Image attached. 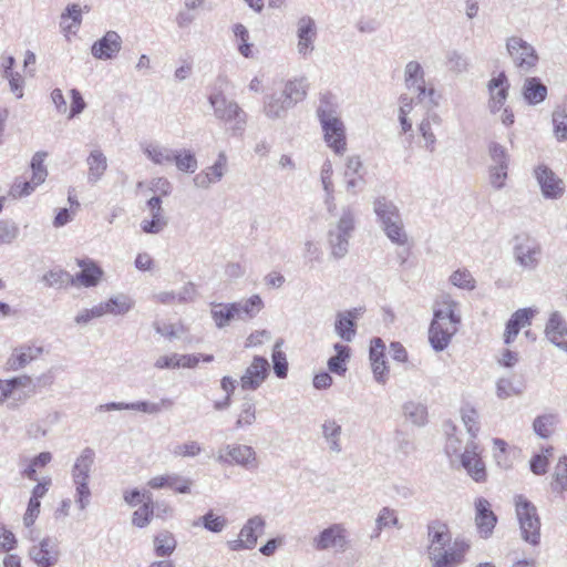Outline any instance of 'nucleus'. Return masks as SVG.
<instances>
[{
    "label": "nucleus",
    "instance_id": "obj_45",
    "mask_svg": "<svg viewBox=\"0 0 567 567\" xmlns=\"http://www.w3.org/2000/svg\"><path fill=\"white\" fill-rule=\"evenodd\" d=\"M333 349L336 355L328 360V369L332 373L343 375L347 371L346 362L350 358V348L341 343H336Z\"/></svg>",
    "mask_w": 567,
    "mask_h": 567
},
{
    "label": "nucleus",
    "instance_id": "obj_18",
    "mask_svg": "<svg viewBox=\"0 0 567 567\" xmlns=\"http://www.w3.org/2000/svg\"><path fill=\"white\" fill-rule=\"evenodd\" d=\"M122 44L121 35L116 31L109 30L92 44L91 54L97 60H113L122 50Z\"/></svg>",
    "mask_w": 567,
    "mask_h": 567
},
{
    "label": "nucleus",
    "instance_id": "obj_42",
    "mask_svg": "<svg viewBox=\"0 0 567 567\" xmlns=\"http://www.w3.org/2000/svg\"><path fill=\"white\" fill-rule=\"evenodd\" d=\"M307 89L308 85L305 79H295L286 83L285 89L280 94L284 95L287 103L291 104L293 107L306 97Z\"/></svg>",
    "mask_w": 567,
    "mask_h": 567
},
{
    "label": "nucleus",
    "instance_id": "obj_57",
    "mask_svg": "<svg viewBox=\"0 0 567 567\" xmlns=\"http://www.w3.org/2000/svg\"><path fill=\"white\" fill-rule=\"evenodd\" d=\"M173 162L181 172L186 173H194L198 166L194 153L189 150L175 151Z\"/></svg>",
    "mask_w": 567,
    "mask_h": 567
},
{
    "label": "nucleus",
    "instance_id": "obj_21",
    "mask_svg": "<svg viewBox=\"0 0 567 567\" xmlns=\"http://www.w3.org/2000/svg\"><path fill=\"white\" fill-rule=\"evenodd\" d=\"M297 51L303 58L310 55L315 50L317 28L315 20L309 16L301 17L297 22Z\"/></svg>",
    "mask_w": 567,
    "mask_h": 567
},
{
    "label": "nucleus",
    "instance_id": "obj_52",
    "mask_svg": "<svg viewBox=\"0 0 567 567\" xmlns=\"http://www.w3.org/2000/svg\"><path fill=\"white\" fill-rule=\"evenodd\" d=\"M42 281L48 287L62 288L73 286V276L63 269H52L43 275Z\"/></svg>",
    "mask_w": 567,
    "mask_h": 567
},
{
    "label": "nucleus",
    "instance_id": "obj_59",
    "mask_svg": "<svg viewBox=\"0 0 567 567\" xmlns=\"http://www.w3.org/2000/svg\"><path fill=\"white\" fill-rule=\"evenodd\" d=\"M75 493L74 501L81 511H84L91 502L90 480H72Z\"/></svg>",
    "mask_w": 567,
    "mask_h": 567
},
{
    "label": "nucleus",
    "instance_id": "obj_36",
    "mask_svg": "<svg viewBox=\"0 0 567 567\" xmlns=\"http://www.w3.org/2000/svg\"><path fill=\"white\" fill-rule=\"evenodd\" d=\"M87 182L97 183L107 169V159L103 152L99 148L93 150L87 158Z\"/></svg>",
    "mask_w": 567,
    "mask_h": 567
},
{
    "label": "nucleus",
    "instance_id": "obj_33",
    "mask_svg": "<svg viewBox=\"0 0 567 567\" xmlns=\"http://www.w3.org/2000/svg\"><path fill=\"white\" fill-rule=\"evenodd\" d=\"M524 100L529 105H537L544 102L548 94V89L538 78H527L522 87Z\"/></svg>",
    "mask_w": 567,
    "mask_h": 567
},
{
    "label": "nucleus",
    "instance_id": "obj_40",
    "mask_svg": "<svg viewBox=\"0 0 567 567\" xmlns=\"http://www.w3.org/2000/svg\"><path fill=\"white\" fill-rule=\"evenodd\" d=\"M441 122L442 118L437 113L429 112L419 125V131L425 141V148L430 152L434 151L436 143V136L432 130V126H439Z\"/></svg>",
    "mask_w": 567,
    "mask_h": 567
},
{
    "label": "nucleus",
    "instance_id": "obj_17",
    "mask_svg": "<svg viewBox=\"0 0 567 567\" xmlns=\"http://www.w3.org/2000/svg\"><path fill=\"white\" fill-rule=\"evenodd\" d=\"M174 404L173 400L168 398L162 399L159 402L138 401L133 403L125 402H110L97 406V411H121V410H134L146 414H158L163 409H169Z\"/></svg>",
    "mask_w": 567,
    "mask_h": 567
},
{
    "label": "nucleus",
    "instance_id": "obj_50",
    "mask_svg": "<svg viewBox=\"0 0 567 567\" xmlns=\"http://www.w3.org/2000/svg\"><path fill=\"white\" fill-rule=\"evenodd\" d=\"M167 223L164 212H150V218L141 221V229L145 234L156 235L166 228Z\"/></svg>",
    "mask_w": 567,
    "mask_h": 567
},
{
    "label": "nucleus",
    "instance_id": "obj_44",
    "mask_svg": "<svg viewBox=\"0 0 567 567\" xmlns=\"http://www.w3.org/2000/svg\"><path fill=\"white\" fill-rule=\"evenodd\" d=\"M233 303H213L210 309L212 319L218 329H223L236 320Z\"/></svg>",
    "mask_w": 567,
    "mask_h": 567
},
{
    "label": "nucleus",
    "instance_id": "obj_56",
    "mask_svg": "<svg viewBox=\"0 0 567 567\" xmlns=\"http://www.w3.org/2000/svg\"><path fill=\"white\" fill-rule=\"evenodd\" d=\"M105 302L107 308H110V315L113 316H123L134 307V301L125 295L113 296Z\"/></svg>",
    "mask_w": 567,
    "mask_h": 567
},
{
    "label": "nucleus",
    "instance_id": "obj_41",
    "mask_svg": "<svg viewBox=\"0 0 567 567\" xmlns=\"http://www.w3.org/2000/svg\"><path fill=\"white\" fill-rule=\"evenodd\" d=\"M82 22V10L76 3L69 4L61 14L60 27L64 33L75 34Z\"/></svg>",
    "mask_w": 567,
    "mask_h": 567
},
{
    "label": "nucleus",
    "instance_id": "obj_6",
    "mask_svg": "<svg viewBox=\"0 0 567 567\" xmlns=\"http://www.w3.org/2000/svg\"><path fill=\"white\" fill-rule=\"evenodd\" d=\"M542 256V245L535 237L528 234H518L513 238V257L523 270H536L540 265Z\"/></svg>",
    "mask_w": 567,
    "mask_h": 567
},
{
    "label": "nucleus",
    "instance_id": "obj_5",
    "mask_svg": "<svg viewBox=\"0 0 567 567\" xmlns=\"http://www.w3.org/2000/svg\"><path fill=\"white\" fill-rule=\"evenodd\" d=\"M515 511L522 538L537 546L540 543V518L536 506L523 495L515 496Z\"/></svg>",
    "mask_w": 567,
    "mask_h": 567
},
{
    "label": "nucleus",
    "instance_id": "obj_62",
    "mask_svg": "<svg viewBox=\"0 0 567 567\" xmlns=\"http://www.w3.org/2000/svg\"><path fill=\"white\" fill-rule=\"evenodd\" d=\"M461 414L470 439L475 441L480 431L478 412L474 408L465 406L461 410Z\"/></svg>",
    "mask_w": 567,
    "mask_h": 567
},
{
    "label": "nucleus",
    "instance_id": "obj_48",
    "mask_svg": "<svg viewBox=\"0 0 567 567\" xmlns=\"http://www.w3.org/2000/svg\"><path fill=\"white\" fill-rule=\"evenodd\" d=\"M256 422V404L252 398L246 396L240 405L235 427L243 430Z\"/></svg>",
    "mask_w": 567,
    "mask_h": 567
},
{
    "label": "nucleus",
    "instance_id": "obj_19",
    "mask_svg": "<svg viewBox=\"0 0 567 567\" xmlns=\"http://www.w3.org/2000/svg\"><path fill=\"white\" fill-rule=\"evenodd\" d=\"M43 353V348L35 343H23L16 347L6 362L7 370L19 371L24 369L28 364L40 358Z\"/></svg>",
    "mask_w": 567,
    "mask_h": 567
},
{
    "label": "nucleus",
    "instance_id": "obj_31",
    "mask_svg": "<svg viewBox=\"0 0 567 567\" xmlns=\"http://www.w3.org/2000/svg\"><path fill=\"white\" fill-rule=\"evenodd\" d=\"M373 210L381 227L402 219L398 206L384 196L374 199Z\"/></svg>",
    "mask_w": 567,
    "mask_h": 567
},
{
    "label": "nucleus",
    "instance_id": "obj_4",
    "mask_svg": "<svg viewBox=\"0 0 567 567\" xmlns=\"http://www.w3.org/2000/svg\"><path fill=\"white\" fill-rule=\"evenodd\" d=\"M35 393L37 384L28 374L0 379V406L8 402L9 408H18Z\"/></svg>",
    "mask_w": 567,
    "mask_h": 567
},
{
    "label": "nucleus",
    "instance_id": "obj_11",
    "mask_svg": "<svg viewBox=\"0 0 567 567\" xmlns=\"http://www.w3.org/2000/svg\"><path fill=\"white\" fill-rule=\"evenodd\" d=\"M266 526L265 519L256 515L249 518L241 527L238 538L228 542V547L233 551H239L244 549H252L258 540V537L264 534Z\"/></svg>",
    "mask_w": 567,
    "mask_h": 567
},
{
    "label": "nucleus",
    "instance_id": "obj_24",
    "mask_svg": "<svg viewBox=\"0 0 567 567\" xmlns=\"http://www.w3.org/2000/svg\"><path fill=\"white\" fill-rule=\"evenodd\" d=\"M76 264L81 271L73 276V286L91 288L100 284L104 271L94 260L89 258L78 259Z\"/></svg>",
    "mask_w": 567,
    "mask_h": 567
},
{
    "label": "nucleus",
    "instance_id": "obj_60",
    "mask_svg": "<svg viewBox=\"0 0 567 567\" xmlns=\"http://www.w3.org/2000/svg\"><path fill=\"white\" fill-rule=\"evenodd\" d=\"M233 31L238 41L239 53L245 58H251L252 44L249 43V32L247 28L241 23H237L234 25Z\"/></svg>",
    "mask_w": 567,
    "mask_h": 567
},
{
    "label": "nucleus",
    "instance_id": "obj_10",
    "mask_svg": "<svg viewBox=\"0 0 567 567\" xmlns=\"http://www.w3.org/2000/svg\"><path fill=\"white\" fill-rule=\"evenodd\" d=\"M312 546L319 551L344 553L349 547L348 532L342 524H332L313 537Z\"/></svg>",
    "mask_w": 567,
    "mask_h": 567
},
{
    "label": "nucleus",
    "instance_id": "obj_54",
    "mask_svg": "<svg viewBox=\"0 0 567 567\" xmlns=\"http://www.w3.org/2000/svg\"><path fill=\"white\" fill-rule=\"evenodd\" d=\"M199 525L209 532L220 533L226 528L227 519L224 516L216 515L213 511H208L194 523V526Z\"/></svg>",
    "mask_w": 567,
    "mask_h": 567
},
{
    "label": "nucleus",
    "instance_id": "obj_49",
    "mask_svg": "<svg viewBox=\"0 0 567 567\" xmlns=\"http://www.w3.org/2000/svg\"><path fill=\"white\" fill-rule=\"evenodd\" d=\"M553 133L558 142L567 141V106H558L551 115Z\"/></svg>",
    "mask_w": 567,
    "mask_h": 567
},
{
    "label": "nucleus",
    "instance_id": "obj_46",
    "mask_svg": "<svg viewBox=\"0 0 567 567\" xmlns=\"http://www.w3.org/2000/svg\"><path fill=\"white\" fill-rule=\"evenodd\" d=\"M177 542L168 530L159 532L154 537V550L157 557H167L176 549Z\"/></svg>",
    "mask_w": 567,
    "mask_h": 567
},
{
    "label": "nucleus",
    "instance_id": "obj_12",
    "mask_svg": "<svg viewBox=\"0 0 567 567\" xmlns=\"http://www.w3.org/2000/svg\"><path fill=\"white\" fill-rule=\"evenodd\" d=\"M534 177L546 199H559L565 194V183L557 174L545 164L534 168Z\"/></svg>",
    "mask_w": 567,
    "mask_h": 567
},
{
    "label": "nucleus",
    "instance_id": "obj_29",
    "mask_svg": "<svg viewBox=\"0 0 567 567\" xmlns=\"http://www.w3.org/2000/svg\"><path fill=\"white\" fill-rule=\"evenodd\" d=\"M433 319L461 323L460 302L450 295H442L435 302Z\"/></svg>",
    "mask_w": 567,
    "mask_h": 567
},
{
    "label": "nucleus",
    "instance_id": "obj_43",
    "mask_svg": "<svg viewBox=\"0 0 567 567\" xmlns=\"http://www.w3.org/2000/svg\"><path fill=\"white\" fill-rule=\"evenodd\" d=\"M404 417L415 426H423L427 422V409L424 404L408 401L402 405Z\"/></svg>",
    "mask_w": 567,
    "mask_h": 567
},
{
    "label": "nucleus",
    "instance_id": "obj_20",
    "mask_svg": "<svg viewBox=\"0 0 567 567\" xmlns=\"http://www.w3.org/2000/svg\"><path fill=\"white\" fill-rule=\"evenodd\" d=\"M269 371V363L266 358L256 355L250 365L240 378L243 390H257L266 380Z\"/></svg>",
    "mask_w": 567,
    "mask_h": 567
},
{
    "label": "nucleus",
    "instance_id": "obj_7",
    "mask_svg": "<svg viewBox=\"0 0 567 567\" xmlns=\"http://www.w3.org/2000/svg\"><path fill=\"white\" fill-rule=\"evenodd\" d=\"M470 543L464 537H455L444 549L427 557L431 567H458L465 560Z\"/></svg>",
    "mask_w": 567,
    "mask_h": 567
},
{
    "label": "nucleus",
    "instance_id": "obj_63",
    "mask_svg": "<svg viewBox=\"0 0 567 567\" xmlns=\"http://www.w3.org/2000/svg\"><path fill=\"white\" fill-rule=\"evenodd\" d=\"M450 282L464 290H474L476 287V280L467 269H457L450 276Z\"/></svg>",
    "mask_w": 567,
    "mask_h": 567
},
{
    "label": "nucleus",
    "instance_id": "obj_28",
    "mask_svg": "<svg viewBox=\"0 0 567 567\" xmlns=\"http://www.w3.org/2000/svg\"><path fill=\"white\" fill-rule=\"evenodd\" d=\"M535 313L536 310L532 308H524L515 311L506 323L504 342L506 344H511L519 333V330L530 324Z\"/></svg>",
    "mask_w": 567,
    "mask_h": 567
},
{
    "label": "nucleus",
    "instance_id": "obj_16",
    "mask_svg": "<svg viewBox=\"0 0 567 567\" xmlns=\"http://www.w3.org/2000/svg\"><path fill=\"white\" fill-rule=\"evenodd\" d=\"M452 532L447 523L441 519H432L426 524V556H431L439 549H444L453 540Z\"/></svg>",
    "mask_w": 567,
    "mask_h": 567
},
{
    "label": "nucleus",
    "instance_id": "obj_51",
    "mask_svg": "<svg viewBox=\"0 0 567 567\" xmlns=\"http://www.w3.org/2000/svg\"><path fill=\"white\" fill-rule=\"evenodd\" d=\"M338 104L334 97L330 94H324L320 97L319 105L317 107V116L319 122L328 121V118L340 117Z\"/></svg>",
    "mask_w": 567,
    "mask_h": 567
},
{
    "label": "nucleus",
    "instance_id": "obj_14",
    "mask_svg": "<svg viewBox=\"0 0 567 567\" xmlns=\"http://www.w3.org/2000/svg\"><path fill=\"white\" fill-rule=\"evenodd\" d=\"M461 323H453L451 320L432 319L429 328V341L431 347L441 352L445 350L452 341L453 336L458 331Z\"/></svg>",
    "mask_w": 567,
    "mask_h": 567
},
{
    "label": "nucleus",
    "instance_id": "obj_64",
    "mask_svg": "<svg viewBox=\"0 0 567 567\" xmlns=\"http://www.w3.org/2000/svg\"><path fill=\"white\" fill-rule=\"evenodd\" d=\"M488 154L492 159L491 166L509 167V154L507 150L496 142H491L488 145Z\"/></svg>",
    "mask_w": 567,
    "mask_h": 567
},
{
    "label": "nucleus",
    "instance_id": "obj_35",
    "mask_svg": "<svg viewBox=\"0 0 567 567\" xmlns=\"http://www.w3.org/2000/svg\"><path fill=\"white\" fill-rule=\"evenodd\" d=\"M355 309L337 313L334 323L336 333L347 342H351L355 337Z\"/></svg>",
    "mask_w": 567,
    "mask_h": 567
},
{
    "label": "nucleus",
    "instance_id": "obj_61",
    "mask_svg": "<svg viewBox=\"0 0 567 567\" xmlns=\"http://www.w3.org/2000/svg\"><path fill=\"white\" fill-rule=\"evenodd\" d=\"M551 488L557 493L567 491V455L560 457L555 467Z\"/></svg>",
    "mask_w": 567,
    "mask_h": 567
},
{
    "label": "nucleus",
    "instance_id": "obj_47",
    "mask_svg": "<svg viewBox=\"0 0 567 567\" xmlns=\"http://www.w3.org/2000/svg\"><path fill=\"white\" fill-rule=\"evenodd\" d=\"M381 228L392 244H395L400 247L409 246L410 238L408 231L405 230L403 219L391 223Z\"/></svg>",
    "mask_w": 567,
    "mask_h": 567
},
{
    "label": "nucleus",
    "instance_id": "obj_39",
    "mask_svg": "<svg viewBox=\"0 0 567 567\" xmlns=\"http://www.w3.org/2000/svg\"><path fill=\"white\" fill-rule=\"evenodd\" d=\"M292 105L281 94L274 93L266 97L264 113L270 120L281 118Z\"/></svg>",
    "mask_w": 567,
    "mask_h": 567
},
{
    "label": "nucleus",
    "instance_id": "obj_34",
    "mask_svg": "<svg viewBox=\"0 0 567 567\" xmlns=\"http://www.w3.org/2000/svg\"><path fill=\"white\" fill-rule=\"evenodd\" d=\"M321 433L326 443L328 444L329 451L334 454L342 452L341 435L342 426L334 419H326L321 424Z\"/></svg>",
    "mask_w": 567,
    "mask_h": 567
},
{
    "label": "nucleus",
    "instance_id": "obj_9",
    "mask_svg": "<svg viewBox=\"0 0 567 567\" xmlns=\"http://www.w3.org/2000/svg\"><path fill=\"white\" fill-rule=\"evenodd\" d=\"M216 460L221 464L238 465L246 470L258 467L255 450L244 444H226L219 450Z\"/></svg>",
    "mask_w": 567,
    "mask_h": 567
},
{
    "label": "nucleus",
    "instance_id": "obj_27",
    "mask_svg": "<svg viewBox=\"0 0 567 567\" xmlns=\"http://www.w3.org/2000/svg\"><path fill=\"white\" fill-rule=\"evenodd\" d=\"M508 80L504 72L493 78L488 82L489 91V111L495 114L499 112L508 96Z\"/></svg>",
    "mask_w": 567,
    "mask_h": 567
},
{
    "label": "nucleus",
    "instance_id": "obj_26",
    "mask_svg": "<svg viewBox=\"0 0 567 567\" xmlns=\"http://www.w3.org/2000/svg\"><path fill=\"white\" fill-rule=\"evenodd\" d=\"M385 346L382 339L373 338L370 342V361L374 379L378 383L384 384L388 379V365L384 360Z\"/></svg>",
    "mask_w": 567,
    "mask_h": 567
},
{
    "label": "nucleus",
    "instance_id": "obj_30",
    "mask_svg": "<svg viewBox=\"0 0 567 567\" xmlns=\"http://www.w3.org/2000/svg\"><path fill=\"white\" fill-rule=\"evenodd\" d=\"M236 320L250 321L264 309L265 303L259 295H252L248 299L231 302Z\"/></svg>",
    "mask_w": 567,
    "mask_h": 567
},
{
    "label": "nucleus",
    "instance_id": "obj_37",
    "mask_svg": "<svg viewBox=\"0 0 567 567\" xmlns=\"http://www.w3.org/2000/svg\"><path fill=\"white\" fill-rule=\"evenodd\" d=\"M333 167L330 159H326L320 169V181L324 190V204L329 213L336 209L334 186L332 181Z\"/></svg>",
    "mask_w": 567,
    "mask_h": 567
},
{
    "label": "nucleus",
    "instance_id": "obj_2",
    "mask_svg": "<svg viewBox=\"0 0 567 567\" xmlns=\"http://www.w3.org/2000/svg\"><path fill=\"white\" fill-rule=\"evenodd\" d=\"M208 103L213 109L214 117L223 123L231 135H241L247 126L248 115L240 105L228 99L221 91H213L208 95Z\"/></svg>",
    "mask_w": 567,
    "mask_h": 567
},
{
    "label": "nucleus",
    "instance_id": "obj_55",
    "mask_svg": "<svg viewBox=\"0 0 567 567\" xmlns=\"http://www.w3.org/2000/svg\"><path fill=\"white\" fill-rule=\"evenodd\" d=\"M284 344V340L279 339L276 341L272 350V363H274V371L275 374L279 379H284L287 377L288 373V362L285 352L281 350V347Z\"/></svg>",
    "mask_w": 567,
    "mask_h": 567
},
{
    "label": "nucleus",
    "instance_id": "obj_8",
    "mask_svg": "<svg viewBox=\"0 0 567 567\" xmlns=\"http://www.w3.org/2000/svg\"><path fill=\"white\" fill-rule=\"evenodd\" d=\"M506 49L513 63L522 72H530L539 61L535 48L520 37L508 38Z\"/></svg>",
    "mask_w": 567,
    "mask_h": 567
},
{
    "label": "nucleus",
    "instance_id": "obj_58",
    "mask_svg": "<svg viewBox=\"0 0 567 567\" xmlns=\"http://www.w3.org/2000/svg\"><path fill=\"white\" fill-rule=\"evenodd\" d=\"M557 423V416L555 414H544L540 416H537L534 420L533 427L535 433L547 439L551 435L554 431V426Z\"/></svg>",
    "mask_w": 567,
    "mask_h": 567
},
{
    "label": "nucleus",
    "instance_id": "obj_53",
    "mask_svg": "<svg viewBox=\"0 0 567 567\" xmlns=\"http://www.w3.org/2000/svg\"><path fill=\"white\" fill-rule=\"evenodd\" d=\"M399 527V518L396 512L390 507H382L375 519V533L373 537H378L380 533L389 527Z\"/></svg>",
    "mask_w": 567,
    "mask_h": 567
},
{
    "label": "nucleus",
    "instance_id": "obj_38",
    "mask_svg": "<svg viewBox=\"0 0 567 567\" xmlns=\"http://www.w3.org/2000/svg\"><path fill=\"white\" fill-rule=\"evenodd\" d=\"M142 148L146 157L155 165L171 164L175 157V151L164 145L147 143Z\"/></svg>",
    "mask_w": 567,
    "mask_h": 567
},
{
    "label": "nucleus",
    "instance_id": "obj_32",
    "mask_svg": "<svg viewBox=\"0 0 567 567\" xmlns=\"http://www.w3.org/2000/svg\"><path fill=\"white\" fill-rule=\"evenodd\" d=\"M95 462V452L91 447H85L76 457L72 470V480H90L92 467Z\"/></svg>",
    "mask_w": 567,
    "mask_h": 567
},
{
    "label": "nucleus",
    "instance_id": "obj_22",
    "mask_svg": "<svg viewBox=\"0 0 567 567\" xmlns=\"http://www.w3.org/2000/svg\"><path fill=\"white\" fill-rule=\"evenodd\" d=\"M544 332L550 343L567 352V322L559 311L550 312Z\"/></svg>",
    "mask_w": 567,
    "mask_h": 567
},
{
    "label": "nucleus",
    "instance_id": "obj_1",
    "mask_svg": "<svg viewBox=\"0 0 567 567\" xmlns=\"http://www.w3.org/2000/svg\"><path fill=\"white\" fill-rule=\"evenodd\" d=\"M445 453L454 467H463L476 482L486 478L485 464L483 463L478 445L474 440L464 442L458 435L450 434L445 444Z\"/></svg>",
    "mask_w": 567,
    "mask_h": 567
},
{
    "label": "nucleus",
    "instance_id": "obj_13",
    "mask_svg": "<svg viewBox=\"0 0 567 567\" xmlns=\"http://www.w3.org/2000/svg\"><path fill=\"white\" fill-rule=\"evenodd\" d=\"M30 559L39 567H53L60 558L58 540L44 537L29 548Z\"/></svg>",
    "mask_w": 567,
    "mask_h": 567
},
{
    "label": "nucleus",
    "instance_id": "obj_25",
    "mask_svg": "<svg viewBox=\"0 0 567 567\" xmlns=\"http://www.w3.org/2000/svg\"><path fill=\"white\" fill-rule=\"evenodd\" d=\"M147 485L153 489L167 487L175 493L189 494L193 486V480L176 473H171L152 477L147 482Z\"/></svg>",
    "mask_w": 567,
    "mask_h": 567
},
{
    "label": "nucleus",
    "instance_id": "obj_23",
    "mask_svg": "<svg viewBox=\"0 0 567 567\" xmlns=\"http://www.w3.org/2000/svg\"><path fill=\"white\" fill-rule=\"evenodd\" d=\"M497 523V516L492 511L491 503L483 497L475 501V525L482 538L492 536Z\"/></svg>",
    "mask_w": 567,
    "mask_h": 567
},
{
    "label": "nucleus",
    "instance_id": "obj_3",
    "mask_svg": "<svg viewBox=\"0 0 567 567\" xmlns=\"http://www.w3.org/2000/svg\"><path fill=\"white\" fill-rule=\"evenodd\" d=\"M355 227L354 212L351 207L344 206L341 215L334 225H331L328 231V243L331 255L336 259L343 258L349 250V240Z\"/></svg>",
    "mask_w": 567,
    "mask_h": 567
},
{
    "label": "nucleus",
    "instance_id": "obj_15",
    "mask_svg": "<svg viewBox=\"0 0 567 567\" xmlns=\"http://www.w3.org/2000/svg\"><path fill=\"white\" fill-rule=\"evenodd\" d=\"M323 140L337 155H343L347 151L346 126L341 117L328 118L320 123Z\"/></svg>",
    "mask_w": 567,
    "mask_h": 567
}]
</instances>
